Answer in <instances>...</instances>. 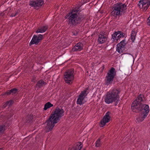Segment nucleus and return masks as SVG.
<instances>
[{"instance_id":"0eeeda50","label":"nucleus","mask_w":150,"mask_h":150,"mask_svg":"<svg viewBox=\"0 0 150 150\" xmlns=\"http://www.w3.org/2000/svg\"><path fill=\"white\" fill-rule=\"evenodd\" d=\"M88 89L86 88L85 90L82 91L79 94L78 98L76 101V103L78 104L81 105L83 104V101L86 96L87 95L88 92L87 91Z\"/></svg>"},{"instance_id":"a211bd4d","label":"nucleus","mask_w":150,"mask_h":150,"mask_svg":"<svg viewBox=\"0 0 150 150\" xmlns=\"http://www.w3.org/2000/svg\"><path fill=\"white\" fill-rule=\"evenodd\" d=\"M147 115L141 112L138 117L136 119L137 121L139 122H142Z\"/></svg>"},{"instance_id":"20e7f679","label":"nucleus","mask_w":150,"mask_h":150,"mask_svg":"<svg viewBox=\"0 0 150 150\" xmlns=\"http://www.w3.org/2000/svg\"><path fill=\"white\" fill-rule=\"evenodd\" d=\"M121 90L119 88H115L111 91L108 92L104 98L105 102L107 104L112 103L117 100V103L120 100L119 94Z\"/></svg>"},{"instance_id":"f257e3e1","label":"nucleus","mask_w":150,"mask_h":150,"mask_svg":"<svg viewBox=\"0 0 150 150\" xmlns=\"http://www.w3.org/2000/svg\"><path fill=\"white\" fill-rule=\"evenodd\" d=\"M80 6L77 4L75 7L73 8L71 11L68 13L65 16L68 24L72 27L80 24L84 18V16L81 12Z\"/></svg>"},{"instance_id":"423d86ee","label":"nucleus","mask_w":150,"mask_h":150,"mask_svg":"<svg viewBox=\"0 0 150 150\" xmlns=\"http://www.w3.org/2000/svg\"><path fill=\"white\" fill-rule=\"evenodd\" d=\"M64 76V79L66 83L69 84L72 83L74 78V69H71L67 70Z\"/></svg>"},{"instance_id":"4468645a","label":"nucleus","mask_w":150,"mask_h":150,"mask_svg":"<svg viewBox=\"0 0 150 150\" xmlns=\"http://www.w3.org/2000/svg\"><path fill=\"white\" fill-rule=\"evenodd\" d=\"M115 5L117 8L122 13L123 11L127 9V6L124 4H122L121 3H118Z\"/></svg>"},{"instance_id":"412c9836","label":"nucleus","mask_w":150,"mask_h":150,"mask_svg":"<svg viewBox=\"0 0 150 150\" xmlns=\"http://www.w3.org/2000/svg\"><path fill=\"white\" fill-rule=\"evenodd\" d=\"M137 34V33L135 31L132 30L131 34V37L130 39L132 40V42H134L135 39V37Z\"/></svg>"},{"instance_id":"bb28decb","label":"nucleus","mask_w":150,"mask_h":150,"mask_svg":"<svg viewBox=\"0 0 150 150\" xmlns=\"http://www.w3.org/2000/svg\"><path fill=\"white\" fill-rule=\"evenodd\" d=\"M13 101L11 100H10L9 101H8L6 102L7 105L8 107L13 104Z\"/></svg>"},{"instance_id":"2eb2a0df","label":"nucleus","mask_w":150,"mask_h":150,"mask_svg":"<svg viewBox=\"0 0 150 150\" xmlns=\"http://www.w3.org/2000/svg\"><path fill=\"white\" fill-rule=\"evenodd\" d=\"M83 44L82 43L78 42L72 48V50L74 52L80 51L83 49Z\"/></svg>"},{"instance_id":"b1692460","label":"nucleus","mask_w":150,"mask_h":150,"mask_svg":"<svg viewBox=\"0 0 150 150\" xmlns=\"http://www.w3.org/2000/svg\"><path fill=\"white\" fill-rule=\"evenodd\" d=\"M6 130V127L5 125L0 126V136L4 133Z\"/></svg>"},{"instance_id":"1a4fd4ad","label":"nucleus","mask_w":150,"mask_h":150,"mask_svg":"<svg viewBox=\"0 0 150 150\" xmlns=\"http://www.w3.org/2000/svg\"><path fill=\"white\" fill-rule=\"evenodd\" d=\"M126 44L125 39L123 40L117 45L116 51L119 53H123L125 51V46Z\"/></svg>"},{"instance_id":"dca6fc26","label":"nucleus","mask_w":150,"mask_h":150,"mask_svg":"<svg viewBox=\"0 0 150 150\" xmlns=\"http://www.w3.org/2000/svg\"><path fill=\"white\" fill-rule=\"evenodd\" d=\"M113 11L112 12V15L113 16H119L121 14V12H120L116 6L115 5H114L112 8Z\"/></svg>"},{"instance_id":"2f4dec72","label":"nucleus","mask_w":150,"mask_h":150,"mask_svg":"<svg viewBox=\"0 0 150 150\" xmlns=\"http://www.w3.org/2000/svg\"><path fill=\"white\" fill-rule=\"evenodd\" d=\"M19 12H20L19 11L17 10V11L16 12V13H15V16L19 14Z\"/></svg>"},{"instance_id":"c85d7f7f","label":"nucleus","mask_w":150,"mask_h":150,"mask_svg":"<svg viewBox=\"0 0 150 150\" xmlns=\"http://www.w3.org/2000/svg\"><path fill=\"white\" fill-rule=\"evenodd\" d=\"M78 33V32L77 31L74 30H72L71 33L73 35H74V36H76L77 35Z\"/></svg>"},{"instance_id":"5701e85b","label":"nucleus","mask_w":150,"mask_h":150,"mask_svg":"<svg viewBox=\"0 0 150 150\" xmlns=\"http://www.w3.org/2000/svg\"><path fill=\"white\" fill-rule=\"evenodd\" d=\"M53 106V105L50 102H48L45 105L44 109L45 110H46L48 108H50Z\"/></svg>"},{"instance_id":"7ed1b4c3","label":"nucleus","mask_w":150,"mask_h":150,"mask_svg":"<svg viewBox=\"0 0 150 150\" xmlns=\"http://www.w3.org/2000/svg\"><path fill=\"white\" fill-rule=\"evenodd\" d=\"M64 111L62 108H57L54 112L50 116L48 120L45 124L47 125L46 128L48 129L47 132L51 131L54 126L55 124L57 123L59 120V118L63 115Z\"/></svg>"},{"instance_id":"6e6552de","label":"nucleus","mask_w":150,"mask_h":150,"mask_svg":"<svg viewBox=\"0 0 150 150\" xmlns=\"http://www.w3.org/2000/svg\"><path fill=\"white\" fill-rule=\"evenodd\" d=\"M43 35L41 34L33 35L32 39L29 43L30 45L35 44L38 45L43 39Z\"/></svg>"},{"instance_id":"4be33fe9","label":"nucleus","mask_w":150,"mask_h":150,"mask_svg":"<svg viewBox=\"0 0 150 150\" xmlns=\"http://www.w3.org/2000/svg\"><path fill=\"white\" fill-rule=\"evenodd\" d=\"M117 39L118 40L121 38L125 37V33L122 32L121 31H117Z\"/></svg>"},{"instance_id":"aec40b11","label":"nucleus","mask_w":150,"mask_h":150,"mask_svg":"<svg viewBox=\"0 0 150 150\" xmlns=\"http://www.w3.org/2000/svg\"><path fill=\"white\" fill-rule=\"evenodd\" d=\"M46 83L45 82L42 80H40L36 84V86L38 88L42 87L44 86L45 85Z\"/></svg>"},{"instance_id":"9b49d317","label":"nucleus","mask_w":150,"mask_h":150,"mask_svg":"<svg viewBox=\"0 0 150 150\" xmlns=\"http://www.w3.org/2000/svg\"><path fill=\"white\" fill-rule=\"evenodd\" d=\"M138 5L140 8L146 10L150 5V0H140L139 1Z\"/></svg>"},{"instance_id":"72a5a7b5","label":"nucleus","mask_w":150,"mask_h":150,"mask_svg":"<svg viewBox=\"0 0 150 150\" xmlns=\"http://www.w3.org/2000/svg\"><path fill=\"white\" fill-rule=\"evenodd\" d=\"M15 16V14H14L13 13H12L10 15V17H14Z\"/></svg>"},{"instance_id":"a878e982","label":"nucleus","mask_w":150,"mask_h":150,"mask_svg":"<svg viewBox=\"0 0 150 150\" xmlns=\"http://www.w3.org/2000/svg\"><path fill=\"white\" fill-rule=\"evenodd\" d=\"M101 144L100 139V138L98 139L96 142V146L97 147H100Z\"/></svg>"},{"instance_id":"7c9ffc66","label":"nucleus","mask_w":150,"mask_h":150,"mask_svg":"<svg viewBox=\"0 0 150 150\" xmlns=\"http://www.w3.org/2000/svg\"><path fill=\"white\" fill-rule=\"evenodd\" d=\"M7 106H8L6 103H5L4 104L3 106V108H5Z\"/></svg>"},{"instance_id":"c756f323","label":"nucleus","mask_w":150,"mask_h":150,"mask_svg":"<svg viewBox=\"0 0 150 150\" xmlns=\"http://www.w3.org/2000/svg\"><path fill=\"white\" fill-rule=\"evenodd\" d=\"M147 23L150 26V16L147 20Z\"/></svg>"},{"instance_id":"f8f14e48","label":"nucleus","mask_w":150,"mask_h":150,"mask_svg":"<svg viewBox=\"0 0 150 150\" xmlns=\"http://www.w3.org/2000/svg\"><path fill=\"white\" fill-rule=\"evenodd\" d=\"M110 112H107L104 116L103 119L101 120L100 125L101 127L104 126L106 123L109 122L110 120Z\"/></svg>"},{"instance_id":"f3484780","label":"nucleus","mask_w":150,"mask_h":150,"mask_svg":"<svg viewBox=\"0 0 150 150\" xmlns=\"http://www.w3.org/2000/svg\"><path fill=\"white\" fill-rule=\"evenodd\" d=\"M82 147L83 145L81 142H79L76 143L73 147L69 150H81Z\"/></svg>"},{"instance_id":"ddd939ff","label":"nucleus","mask_w":150,"mask_h":150,"mask_svg":"<svg viewBox=\"0 0 150 150\" xmlns=\"http://www.w3.org/2000/svg\"><path fill=\"white\" fill-rule=\"evenodd\" d=\"M108 38L105 35L100 34L97 40L98 42L100 44L104 43L107 40Z\"/></svg>"},{"instance_id":"cd10ccee","label":"nucleus","mask_w":150,"mask_h":150,"mask_svg":"<svg viewBox=\"0 0 150 150\" xmlns=\"http://www.w3.org/2000/svg\"><path fill=\"white\" fill-rule=\"evenodd\" d=\"M18 91V89L16 88H13L11 90V92L12 94H14L16 93Z\"/></svg>"},{"instance_id":"6ab92c4d","label":"nucleus","mask_w":150,"mask_h":150,"mask_svg":"<svg viewBox=\"0 0 150 150\" xmlns=\"http://www.w3.org/2000/svg\"><path fill=\"white\" fill-rule=\"evenodd\" d=\"M47 28L48 26L47 25L43 26L38 28L35 32L36 33H44L47 30Z\"/></svg>"},{"instance_id":"f03ea898","label":"nucleus","mask_w":150,"mask_h":150,"mask_svg":"<svg viewBox=\"0 0 150 150\" xmlns=\"http://www.w3.org/2000/svg\"><path fill=\"white\" fill-rule=\"evenodd\" d=\"M143 95L140 94L137 98L131 105V109L133 112L136 113L141 112L144 114L148 115L149 112V105L146 104H143Z\"/></svg>"},{"instance_id":"393cba45","label":"nucleus","mask_w":150,"mask_h":150,"mask_svg":"<svg viewBox=\"0 0 150 150\" xmlns=\"http://www.w3.org/2000/svg\"><path fill=\"white\" fill-rule=\"evenodd\" d=\"M117 31H115L114 33L112 35V39L113 42L115 41V40L116 41L118 40L117 39Z\"/></svg>"},{"instance_id":"9d476101","label":"nucleus","mask_w":150,"mask_h":150,"mask_svg":"<svg viewBox=\"0 0 150 150\" xmlns=\"http://www.w3.org/2000/svg\"><path fill=\"white\" fill-rule=\"evenodd\" d=\"M44 3L43 0H33L29 3L30 6L35 8L41 7Z\"/></svg>"},{"instance_id":"39448f33","label":"nucleus","mask_w":150,"mask_h":150,"mask_svg":"<svg viewBox=\"0 0 150 150\" xmlns=\"http://www.w3.org/2000/svg\"><path fill=\"white\" fill-rule=\"evenodd\" d=\"M115 69L113 67H112L107 73L105 79V83L106 85H108L111 84L114 80L116 75Z\"/></svg>"},{"instance_id":"473e14b6","label":"nucleus","mask_w":150,"mask_h":150,"mask_svg":"<svg viewBox=\"0 0 150 150\" xmlns=\"http://www.w3.org/2000/svg\"><path fill=\"white\" fill-rule=\"evenodd\" d=\"M11 93V90L10 91H7L6 92V94L7 95H9Z\"/></svg>"}]
</instances>
